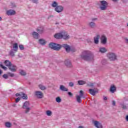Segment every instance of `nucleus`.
Listing matches in <instances>:
<instances>
[{
    "label": "nucleus",
    "mask_w": 128,
    "mask_h": 128,
    "mask_svg": "<svg viewBox=\"0 0 128 128\" xmlns=\"http://www.w3.org/2000/svg\"><path fill=\"white\" fill-rule=\"evenodd\" d=\"M81 58L86 62H90L94 60V54L90 51H84L81 56Z\"/></svg>",
    "instance_id": "f257e3e1"
},
{
    "label": "nucleus",
    "mask_w": 128,
    "mask_h": 128,
    "mask_svg": "<svg viewBox=\"0 0 128 128\" xmlns=\"http://www.w3.org/2000/svg\"><path fill=\"white\" fill-rule=\"evenodd\" d=\"M107 56L110 62L118 60V55L114 52H110L107 54Z\"/></svg>",
    "instance_id": "f03ea898"
},
{
    "label": "nucleus",
    "mask_w": 128,
    "mask_h": 128,
    "mask_svg": "<svg viewBox=\"0 0 128 128\" xmlns=\"http://www.w3.org/2000/svg\"><path fill=\"white\" fill-rule=\"evenodd\" d=\"M48 46L50 48H52V50H54L58 51L60 50V44L56 43L50 42Z\"/></svg>",
    "instance_id": "7ed1b4c3"
},
{
    "label": "nucleus",
    "mask_w": 128,
    "mask_h": 128,
    "mask_svg": "<svg viewBox=\"0 0 128 128\" xmlns=\"http://www.w3.org/2000/svg\"><path fill=\"white\" fill-rule=\"evenodd\" d=\"M100 4H101V6H100L101 10H106L108 3L106 0H101L100 1Z\"/></svg>",
    "instance_id": "20e7f679"
},
{
    "label": "nucleus",
    "mask_w": 128,
    "mask_h": 128,
    "mask_svg": "<svg viewBox=\"0 0 128 128\" xmlns=\"http://www.w3.org/2000/svg\"><path fill=\"white\" fill-rule=\"evenodd\" d=\"M30 106V102L28 101H26L24 102L22 106V108L26 110H25V114H28L30 110V108L29 107Z\"/></svg>",
    "instance_id": "39448f33"
},
{
    "label": "nucleus",
    "mask_w": 128,
    "mask_h": 128,
    "mask_svg": "<svg viewBox=\"0 0 128 128\" xmlns=\"http://www.w3.org/2000/svg\"><path fill=\"white\" fill-rule=\"evenodd\" d=\"M60 50L62 48H64L66 52H70V50H72L70 46L69 45L66 44H60Z\"/></svg>",
    "instance_id": "423d86ee"
},
{
    "label": "nucleus",
    "mask_w": 128,
    "mask_h": 128,
    "mask_svg": "<svg viewBox=\"0 0 128 128\" xmlns=\"http://www.w3.org/2000/svg\"><path fill=\"white\" fill-rule=\"evenodd\" d=\"M100 42L102 44H106L108 42V38L104 35H102L100 37Z\"/></svg>",
    "instance_id": "0eeeda50"
},
{
    "label": "nucleus",
    "mask_w": 128,
    "mask_h": 128,
    "mask_svg": "<svg viewBox=\"0 0 128 128\" xmlns=\"http://www.w3.org/2000/svg\"><path fill=\"white\" fill-rule=\"evenodd\" d=\"M35 96H36L38 98H44V94H42V92L40 91H36Z\"/></svg>",
    "instance_id": "6e6552de"
},
{
    "label": "nucleus",
    "mask_w": 128,
    "mask_h": 128,
    "mask_svg": "<svg viewBox=\"0 0 128 128\" xmlns=\"http://www.w3.org/2000/svg\"><path fill=\"white\" fill-rule=\"evenodd\" d=\"M94 126L97 128H102V123L100 122L98 120H95L94 122Z\"/></svg>",
    "instance_id": "1a4fd4ad"
},
{
    "label": "nucleus",
    "mask_w": 128,
    "mask_h": 128,
    "mask_svg": "<svg viewBox=\"0 0 128 128\" xmlns=\"http://www.w3.org/2000/svg\"><path fill=\"white\" fill-rule=\"evenodd\" d=\"M56 12H62L64 10V7L62 6H58L54 8Z\"/></svg>",
    "instance_id": "9d476101"
},
{
    "label": "nucleus",
    "mask_w": 128,
    "mask_h": 128,
    "mask_svg": "<svg viewBox=\"0 0 128 128\" xmlns=\"http://www.w3.org/2000/svg\"><path fill=\"white\" fill-rule=\"evenodd\" d=\"M9 70L12 72H16V66L11 64L10 66L8 67Z\"/></svg>",
    "instance_id": "9b49d317"
},
{
    "label": "nucleus",
    "mask_w": 128,
    "mask_h": 128,
    "mask_svg": "<svg viewBox=\"0 0 128 128\" xmlns=\"http://www.w3.org/2000/svg\"><path fill=\"white\" fill-rule=\"evenodd\" d=\"M100 36L99 34L96 35V36H94V43L96 44H98V42H99V40H100Z\"/></svg>",
    "instance_id": "f8f14e48"
},
{
    "label": "nucleus",
    "mask_w": 128,
    "mask_h": 128,
    "mask_svg": "<svg viewBox=\"0 0 128 128\" xmlns=\"http://www.w3.org/2000/svg\"><path fill=\"white\" fill-rule=\"evenodd\" d=\"M64 64L67 68H72V62L70 60H65Z\"/></svg>",
    "instance_id": "ddd939ff"
},
{
    "label": "nucleus",
    "mask_w": 128,
    "mask_h": 128,
    "mask_svg": "<svg viewBox=\"0 0 128 128\" xmlns=\"http://www.w3.org/2000/svg\"><path fill=\"white\" fill-rule=\"evenodd\" d=\"M88 26L90 28H96V24L94 22H88Z\"/></svg>",
    "instance_id": "4468645a"
},
{
    "label": "nucleus",
    "mask_w": 128,
    "mask_h": 128,
    "mask_svg": "<svg viewBox=\"0 0 128 128\" xmlns=\"http://www.w3.org/2000/svg\"><path fill=\"white\" fill-rule=\"evenodd\" d=\"M12 50H14V52H18V43H14L12 44Z\"/></svg>",
    "instance_id": "2eb2a0df"
},
{
    "label": "nucleus",
    "mask_w": 128,
    "mask_h": 128,
    "mask_svg": "<svg viewBox=\"0 0 128 128\" xmlns=\"http://www.w3.org/2000/svg\"><path fill=\"white\" fill-rule=\"evenodd\" d=\"M62 38H64V40H68L70 38V36L66 32H62Z\"/></svg>",
    "instance_id": "dca6fc26"
},
{
    "label": "nucleus",
    "mask_w": 128,
    "mask_h": 128,
    "mask_svg": "<svg viewBox=\"0 0 128 128\" xmlns=\"http://www.w3.org/2000/svg\"><path fill=\"white\" fill-rule=\"evenodd\" d=\"M16 12L12 10H10L6 12V14L8 16H14Z\"/></svg>",
    "instance_id": "f3484780"
},
{
    "label": "nucleus",
    "mask_w": 128,
    "mask_h": 128,
    "mask_svg": "<svg viewBox=\"0 0 128 128\" xmlns=\"http://www.w3.org/2000/svg\"><path fill=\"white\" fill-rule=\"evenodd\" d=\"M120 106L122 110H128V104H125L124 102L120 103Z\"/></svg>",
    "instance_id": "a211bd4d"
},
{
    "label": "nucleus",
    "mask_w": 128,
    "mask_h": 128,
    "mask_svg": "<svg viewBox=\"0 0 128 128\" xmlns=\"http://www.w3.org/2000/svg\"><path fill=\"white\" fill-rule=\"evenodd\" d=\"M54 38H62V33H57L54 35Z\"/></svg>",
    "instance_id": "6ab92c4d"
},
{
    "label": "nucleus",
    "mask_w": 128,
    "mask_h": 128,
    "mask_svg": "<svg viewBox=\"0 0 128 128\" xmlns=\"http://www.w3.org/2000/svg\"><path fill=\"white\" fill-rule=\"evenodd\" d=\"M60 90L62 92H68V89L66 88L64 85H60Z\"/></svg>",
    "instance_id": "aec40b11"
},
{
    "label": "nucleus",
    "mask_w": 128,
    "mask_h": 128,
    "mask_svg": "<svg viewBox=\"0 0 128 128\" xmlns=\"http://www.w3.org/2000/svg\"><path fill=\"white\" fill-rule=\"evenodd\" d=\"M32 36L34 38H36V39L38 38V36H39L38 33L36 32H32Z\"/></svg>",
    "instance_id": "412c9836"
},
{
    "label": "nucleus",
    "mask_w": 128,
    "mask_h": 128,
    "mask_svg": "<svg viewBox=\"0 0 128 128\" xmlns=\"http://www.w3.org/2000/svg\"><path fill=\"white\" fill-rule=\"evenodd\" d=\"M99 52H101V54H104V52H108V50H106V48H99Z\"/></svg>",
    "instance_id": "4be33fe9"
},
{
    "label": "nucleus",
    "mask_w": 128,
    "mask_h": 128,
    "mask_svg": "<svg viewBox=\"0 0 128 128\" xmlns=\"http://www.w3.org/2000/svg\"><path fill=\"white\" fill-rule=\"evenodd\" d=\"M116 90V88L114 85L111 86L110 88V92H114Z\"/></svg>",
    "instance_id": "5701e85b"
},
{
    "label": "nucleus",
    "mask_w": 128,
    "mask_h": 128,
    "mask_svg": "<svg viewBox=\"0 0 128 128\" xmlns=\"http://www.w3.org/2000/svg\"><path fill=\"white\" fill-rule=\"evenodd\" d=\"M88 92L89 94H90L92 96H96V94L97 92L94 89H89Z\"/></svg>",
    "instance_id": "b1692460"
},
{
    "label": "nucleus",
    "mask_w": 128,
    "mask_h": 128,
    "mask_svg": "<svg viewBox=\"0 0 128 128\" xmlns=\"http://www.w3.org/2000/svg\"><path fill=\"white\" fill-rule=\"evenodd\" d=\"M36 31L38 34H42L44 32V28L39 27L37 28Z\"/></svg>",
    "instance_id": "393cba45"
},
{
    "label": "nucleus",
    "mask_w": 128,
    "mask_h": 128,
    "mask_svg": "<svg viewBox=\"0 0 128 128\" xmlns=\"http://www.w3.org/2000/svg\"><path fill=\"white\" fill-rule=\"evenodd\" d=\"M39 43L42 46H44V44H46V42L44 39H40L39 40Z\"/></svg>",
    "instance_id": "a878e982"
},
{
    "label": "nucleus",
    "mask_w": 128,
    "mask_h": 128,
    "mask_svg": "<svg viewBox=\"0 0 128 128\" xmlns=\"http://www.w3.org/2000/svg\"><path fill=\"white\" fill-rule=\"evenodd\" d=\"M86 84V82L84 80H80L78 81V84L79 86H84V84Z\"/></svg>",
    "instance_id": "bb28decb"
},
{
    "label": "nucleus",
    "mask_w": 128,
    "mask_h": 128,
    "mask_svg": "<svg viewBox=\"0 0 128 128\" xmlns=\"http://www.w3.org/2000/svg\"><path fill=\"white\" fill-rule=\"evenodd\" d=\"M4 64L6 66H10V64H12V62H10V60H6L4 61Z\"/></svg>",
    "instance_id": "cd10ccee"
},
{
    "label": "nucleus",
    "mask_w": 128,
    "mask_h": 128,
    "mask_svg": "<svg viewBox=\"0 0 128 128\" xmlns=\"http://www.w3.org/2000/svg\"><path fill=\"white\" fill-rule=\"evenodd\" d=\"M78 96L81 97L82 98H86V96H84V91L82 90L80 91V95Z\"/></svg>",
    "instance_id": "c85d7f7f"
},
{
    "label": "nucleus",
    "mask_w": 128,
    "mask_h": 128,
    "mask_svg": "<svg viewBox=\"0 0 128 128\" xmlns=\"http://www.w3.org/2000/svg\"><path fill=\"white\" fill-rule=\"evenodd\" d=\"M82 97H80V96H78V95H77L76 96V100L77 102H78L79 104H80L82 102V99L80 98Z\"/></svg>",
    "instance_id": "c756f323"
},
{
    "label": "nucleus",
    "mask_w": 128,
    "mask_h": 128,
    "mask_svg": "<svg viewBox=\"0 0 128 128\" xmlns=\"http://www.w3.org/2000/svg\"><path fill=\"white\" fill-rule=\"evenodd\" d=\"M5 126L6 128H11L12 127V123L10 122H6L5 123Z\"/></svg>",
    "instance_id": "7c9ffc66"
},
{
    "label": "nucleus",
    "mask_w": 128,
    "mask_h": 128,
    "mask_svg": "<svg viewBox=\"0 0 128 128\" xmlns=\"http://www.w3.org/2000/svg\"><path fill=\"white\" fill-rule=\"evenodd\" d=\"M20 74H21V76H26V72H24V70H20Z\"/></svg>",
    "instance_id": "2f4dec72"
},
{
    "label": "nucleus",
    "mask_w": 128,
    "mask_h": 128,
    "mask_svg": "<svg viewBox=\"0 0 128 128\" xmlns=\"http://www.w3.org/2000/svg\"><path fill=\"white\" fill-rule=\"evenodd\" d=\"M58 2H56L54 1L52 4V8H56V6H58Z\"/></svg>",
    "instance_id": "473e14b6"
},
{
    "label": "nucleus",
    "mask_w": 128,
    "mask_h": 128,
    "mask_svg": "<svg viewBox=\"0 0 128 128\" xmlns=\"http://www.w3.org/2000/svg\"><path fill=\"white\" fill-rule=\"evenodd\" d=\"M39 88L40 90H46V86H42V84L39 85Z\"/></svg>",
    "instance_id": "72a5a7b5"
},
{
    "label": "nucleus",
    "mask_w": 128,
    "mask_h": 128,
    "mask_svg": "<svg viewBox=\"0 0 128 128\" xmlns=\"http://www.w3.org/2000/svg\"><path fill=\"white\" fill-rule=\"evenodd\" d=\"M22 98H23V100H28V95L24 93H22Z\"/></svg>",
    "instance_id": "f704fd0d"
},
{
    "label": "nucleus",
    "mask_w": 128,
    "mask_h": 128,
    "mask_svg": "<svg viewBox=\"0 0 128 128\" xmlns=\"http://www.w3.org/2000/svg\"><path fill=\"white\" fill-rule=\"evenodd\" d=\"M52 111L48 110L46 112V114H47V116H52Z\"/></svg>",
    "instance_id": "c9c22d12"
},
{
    "label": "nucleus",
    "mask_w": 128,
    "mask_h": 128,
    "mask_svg": "<svg viewBox=\"0 0 128 128\" xmlns=\"http://www.w3.org/2000/svg\"><path fill=\"white\" fill-rule=\"evenodd\" d=\"M56 102L60 103L62 102V98H60V97L58 96L56 98Z\"/></svg>",
    "instance_id": "e433bc0d"
},
{
    "label": "nucleus",
    "mask_w": 128,
    "mask_h": 128,
    "mask_svg": "<svg viewBox=\"0 0 128 128\" xmlns=\"http://www.w3.org/2000/svg\"><path fill=\"white\" fill-rule=\"evenodd\" d=\"M10 54L12 56H14V50H11L10 52Z\"/></svg>",
    "instance_id": "4c0bfd02"
},
{
    "label": "nucleus",
    "mask_w": 128,
    "mask_h": 128,
    "mask_svg": "<svg viewBox=\"0 0 128 128\" xmlns=\"http://www.w3.org/2000/svg\"><path fill=\"white\" fill-rule=\"evenodd\" d=\"M102 64L104 66V64H107L106 60V59L102 60Z\"/></svg>",
    "instance_id": "58836bf2"
},
{
    "label": "nucleus",
    "mask_w": 128,
    "mask_h": 128,
    "mask_svg": "<svg viewBox=\"0 0 128 128\" xmlns=\"http://www.w3.org/2000/svg\"><path fill=\"white\" fill-rule=\"evenodd\" d=\"M19 48H20V50H24V45L20 44L19 45Z\"/></svg>",
    "instance_id": "ea45409f"
},
{
    "label": "nucleus",
    "mask_w": 128,
    "mask_h": 128,
    "mask_svg": "<svg viewBox=\"0 0 128 128\" xmlns=\"http://www.w3.org/2000/svg\"><path fill=\"white\" fill-rule=\"evenodd\" d=\"M0 66L2 68H3V70H6L8 68H6V67L4 66V65H2V64H0Z\"/></svg>",
    "instance_id": "a19ab883"
},
{
    "label": "nucleus",
    "mask_w": 128,
    "mask_h": 128,
    "mask_svg": "<svg viewBox=\"0 0 128 128\" xmlns=\"http://www.w3.org/2000/svg\"><path fill=\"white\" fill-rule=\"evenodd\" d=\"M8 76H10L11 78H14V74H12V73H10V72H8Z\"/></svg>",
    "instance_id": "79ce46f5"
},
{
    "label": "nucleus",
    "mask_w": 128,
    "mask_h": 128,
    "mask_svg": "<svg viewBox=\"0 0 128 128\" xmlns=\"http://www.w3.org/2000/svg\"><path fill=\"white\" fill-rule=\"evenodd\" d=\"M69 86L71 87L72 88V86H74V84L73 82H69Z\"/></svg>",
    "instance_id": "37998d69"
},
{
    "label": "nucleus",
    "mask_w": 128,
    "mask_h": 128,
    "mask_svg": "<svg viewBox=\"0 0 128 128\" xmlns=\"http://www.w3.org/2000/svg\"><path fill=\"white\" fill-rule=\"evenodd\" d=\"M2 77L5 79L8 78V76L6 74H4Z\"/></svg>",
    "instance_id": "c03bdc74"
},
{
    "label": "nucleus",
    "mask_w": 128,
    "mask_h": 128,
    "mask_svg": "<svg viewBox=\"0 0 128 128\" xmlns=\"http://www.w3.org/2000/svg\"><path fill=\"white\" fill-rule=\"evenodd\" d=\"M88 86H94V83L90 82L87 84Z\"/></svg>",
    "instance_id": "a18cd8bd"
},
{
    "label": "nucleus",
    "mask_w": 128,
    "mask_h": 128,
    "mask_svg": "<svg viewBox=\"0 0 128 128\" xmlns=\"http://www.w3.org/2000/svg\"><path fill=\"white\" fill-rule=\"evenodd\" d=\"M20 100V97H18L16 100V102L18 103Z\"/></svg>",
    "instance_id": "49530a36"
},
{
    "label": "nucleus",
    "mask_w": 128,
    "mask_h": 128,
    "mask_svg": "<svg viewBox=\"0 0 128 128\" xmlns=\"http://www.w3.org/2000/svg\"><path fill=\"white\" fill-rule=\"evenodd\" d=\"M32 2L34 4H38V0H32Z\"/></svg>",
    "instance_id": "de8ad7c7"
},
{
    "label": "nucleus",
    "mask_w": 128,
    "mask_h": 128,
    "mask_svg": "<svg viewBox=\"0 0 128 128\" xmlns=\"http://www.w3.org/2000/svg\"><path fill=\"white\" fill-rule=\"evenodd\" d=\"M96 20H98V18H92V22H96Z\"/></svg>",
    "instance_id": "09e8293b"
},
{
    "label": "nucleus",
    "mask_w": 128,
    "mask_h": 128,
    "mask_svg": "<svg viewBox=\"0 0 128 128\" xmlns=\"http://www.w3.org/2000/svg\"><path fill=\"white\" fill-rule=\"evenodd\" d=\"M11 8H16V4L14 3H11Z\"/></svg>",
    "instance_id": "8fccbe9b"
},
{
    "label": "nucleus",
    "mask_w": 128,
    "mask_h": 128,
    "mask_svg": "<svg viewBox=\"0 0 128 128\" xmlns=\"http://www.w3.org/2000/svg\"><path fill=\"white\" fill-rule=\"evenodd\" d=\"M68 94L70 96H72V93L70 92H68Z\"/></svg>",
    "instance_id": "3c124183"
},
{
    "label": "nucleus",
    "mask_w": 128,
    "mask_h": 128,
    "mask_svg": "<svg viewBox=\"0 0 128 128\" xmlns=\"http://www.w3.org/2000/svg\"><path fill=\"white\" fill-rule=\"evenodd\" d=\"M112 106H116V101H114V100H112Z\"/></svg>",
    "instance_id": "603ef678"
},
{
    "label": "nucleus",
    "mask_w": 128,
    "mask_h": 128,
    "mask_svg": "<svg viewBox=\"0 0 128 128\" xmlns=\"http://www.w3.org/2000/svg\"><path fill=\"white\" fill-rule=\"evenodd\" d=\"M124 40H125V42L126 44H128V38H125Z\"/></svg>",
    "instance_id": "864d4df0"
},
{
    "label": "nucleus",
    "mask_w": 128,
    "mask_h": 128,
    "mask_svg": "<svg viewBox=\"0 0 128 128\" xmlns=\"http://www.w3.org/2000/svg\"><path fill=\"white\" fill-rule=\"evenodd\" d=\"M103 98H104V100H108V98L106 96H104Z\"/></svg>",
    "instance_id": "5fc2aeb1"
},
{
    "label": "nucleus",
    "mask_w": 128,
    "mask_h": 128,
    "mask_svg": "<svg viewBox=\"0 0 128 128\" xmlns=\"http://www.w3.org/2000/svg\"><path fill=\"white\" fill-rule=\"evenodd\" d=\"M16 96H20V94H18V93H16Z\"/></svg>",
    "instance_id": "6e6d98bb"
},
{
    "label": "nucleus",
    "mask_w": 128,
    "mask_h": 128,
    "mask_svg": "<svg viewBox=\"0 0 128 128\" xmlns=\"http://www.w3.org/2000/svg\"><path fill=\"white\" fill-rule=\"evenodd\" d=\"M50 18H54V16L52 15H50L49 16H48V19H50Z\"/></svg>",
    "instance_id": "4d7b16f0"
},
{
    "label": "nucleus",
    "mask_w": 128,
    "mask_h": 128,
    "mask_svg": "<svg viewBox=\"0 0 128 128\" xmlns=\"http://www.w3.org/2000/svg\"><path fill=\"white\" fill-rule=\"evenodd\" d=\"M2 70H0V76H2Z\"/></svg>",
    "instance_id": "13d9d810"
},
{
    "label": "nucleus",
    "mask_w": 128,
    "mask_h": 128,
    "mask_svg": "<svg viewBox=\"0 0 128 128\" xmlns=\"http://www.w3.org/2000/svg\"><path fill=\"white\" fill-rule=\"evenodd\" d=\"M112 2H118V0H112Z\"/></svg>",
    "instance_id": "bf43d9fd"
},
{
    "label": "nucleus",
    "mask_w": 128,
    "mask_h": 128,
    "mask_svg": "<svg viewBox=\"0 0 128 128\" xmlns=\"http://www.w3.org/2000/svg\"><path fill=\"white\" fill-rule=\"evenodd\" d=\"M88 42H92V41H90V40H87Z\"/></svg>",
    "instance_id": "052dcab7"
},
{
    "label": "nucleus",
    "mask_w": 128,
    "mask_h": 128,
    "mask_svg": "<svg viewBox=\"0 0 128 128\" xmlns=\"http://www.w3.org/2000/svg\"><path fill=\"white\" fill-rule=\"evenodd\" d=\"M78 128H84L83 126H79Z\"/></svg>",
    "instance_id": "680f3d73"
},
{
    "label": "nucleus",
    "mask_w": 128,
    "mask_h": 128,
    "mask_svg": "<svg viewBox=\"0 0 128 128\" xmlns=\"http://www.w3.org/2000/svg\"><path fill=\"white\" fill-rule=\"evenodd\" d=\"M2 17L0 16V20H2Z\"/></svg>",
    "instance_id": "e2e57ef3"
},
{
    "label": "nucleus",
    "mask_w": 128,
    "mask_h": 128,
    "mask_svg": "<svg viewBox=\"0 0 128 128\" xmlns=\"http://www.w3.org/2000/svg\"><path fill=\"white\" fill-rule=\"evenodd\" d=\"M59 24L58 22H56V24Z\"/></svg>",
    "instance_id": "0e129e2a"
},
{
    "label": "nucleus",
    "mask_w": 128,
    "mask_h": 128,
    "mask_svg": "<svg viewBox=\"0 0 128 128\" xmlns=\"http://www.w3.org/2000/svg\"><path fill=\"white\" fill-rule=\"evenodd\" d=\"M127 26H128V23L127 24Z\"/></svg>",
    "instance_id": "69168bd1"
},
{
    "label": "nucleus",
    "mask_w": 128,
    "mask_h": 128,
    "mask_svg": "<svg viewBox=\"0 0 128 128\" xmlns=\"http://www.w3.org/2000/svg\"><path fill=\"white\" fill-rule=\"evenodd\" d=\"M74 52H76L75 50H74Z\"/></svg>",
    "instance_id": "338daca9"
}]
</instances>
